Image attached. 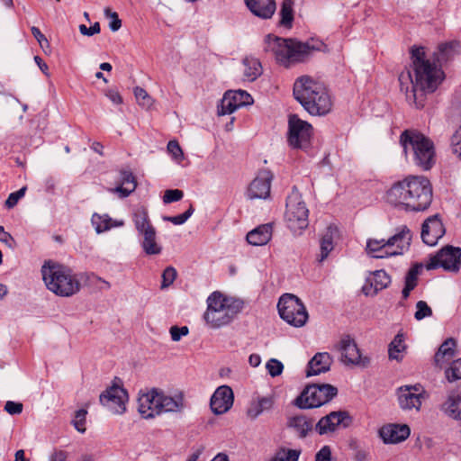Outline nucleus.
<instances>
[{"instance_id": "f257e3e1", "label": "nucleus", "mask_w": 461, "mask_h": 461, "mask_svg": "<svg viewBox=\"0 0 461 461\" xmlns=\"http://www.w3.org/2000/svg\"><path fill=\"white\" fill-rule=\"evenodd\" d=\"M411 69L399 76L401 90L405 91L406 100L420 109L425 105L426 95L434 93L444 80L443 70L426 57L423 47L411 49Z\"/></svg>"}, {"instance_id": "f03ea898", "label": "nucleus", "mask_w": 461, "mask_h": 461, "mask_svg": "<svg viewBox=\"0 0 461 461\" xmlns=\"http://www.w3.org/2000/svg\"><path fill=\"white\" fill-rule=\"evenodd\" d=\"M432 186L425 176H409L394 183L386 193L387 202L404 212L427 210L432 202Z\"/></svg>"}, {"instance_id": "7ed1b4c3", "label": "nucleus", "mask_w": 461, "mask_h": 461, "mask_svg": "<svg viewBox=\"0 0 461 461\" xmlns=\"http://www.w3.org/2000/svg\"><path fill=\"white\" fill-rule=\"evenodd\" d=\"M324 46L321 41L302 42L294 39H284L268 34L264 41V50L271 52L276 62L285 68L304 62L311 53L321 50Z\"/></svg>"}, {"instance_id": "20e7f679", "label": "nucleus", "mask_w": 461, "mask_h": 461, "mask_svg": "<svg viewBox=\"0 0 461 461\" xmlns=\"http://www.w3.org/2000/svg\"><path fill=\"white\" fill-rule=\"evenodd\" d=\"M294 96L312 115H325L331 109L327 89L308 76L297 78L294 84Z\"/></svg>"}, {"instance_id": "39448f33", "label": "nucleus", "mask_w": 461, "mask_h": 461, "mask_svg": "<svg viewBox=\"0 0 461 461\" xmlns=\"http://www.w3.org/2000/svg\"><path fill=\"white\" fill-rule=\"evenodd\" d=\"M400 144L406 158L411 157L413 164L422 170H429L436 162L433 141L417 130L408 129L400 136Z\"/></svg>"}, {"instance_id": "423d86ee", "label": "nucleus", "mask_w": 461, "mask_h": 461, "mask_svg": "<svg viewBox=\"0 0 461 461\" xmlns=\"http://www.w3.org/2000/svg\"><path fill=\"white\" fill-rule=\"evenodd\" d=\"M41 272L46 287L56 295L70 297L81 289L77 274L65 265L51 260L45 261Z\"/></svg>"}, {"instance_id": "0eeeda50", "label": "nucleus", "mask_w": 461, "mask_h": 461, "mask_svg": "<svg viewBox=\"0 0 461 461\" xmlns=\"http://www.w3.org/2000/svg\"><path fill=\"white\" fill-rule=\"evenodd\" d=\"M244 303L240 299L223 296L213 292L207 298V310L203 318L212 328L229 324L243 309Z\"/></svg>"}, {"instance_id": "6e6552de", "label": "nucleus", "mask_w": 461, "mask_h": 461, "mask_svg": "<svg viewBox=\"0 0 461 461\" xmlns=\"http://www.w3.org/2000/svg\"><path fill=\"white\" fill-rule=\"evenodd\" d=\"M338 394V389L329 384H310L294 400V404L300 409L320 407Z\"/></svg>"}, {"instance_id": "1a4fd4ad", "label": "nucleus", "mask_w": 461, "mask_h": 461, "mask_svg": "<svg viewBox=\"0 0 461 461\" xmlns=\"http://www.w3.org/2000/svg\"><path fill=\"white\" fill-rule=\"evenodd\" d=\"M133 222L139 234L142 236L141 248L147 255H158L162 247L157 242V232L151 224L147 209L140 208L133 214Z\"/></svg>"}, {"instance_id": "9d476101", "label": "nucleus", "mask_w": 461, "mask_h": 461, "mask_svg": "<svg viewBox=\"0 0 461 461\" xmlns=\"http://www.w3.org/2000/svg\"><path fill=\"white\" fill-rule=\"evenodd\" d=\"M280 317L294 327L303 326L308 320V312L302 301L292 294H283L277 303Z\"/></svg>"}, {"instance_id": "9b49d317", "label": "nucleus", "mask_w": 461, "mask_h": 461, "mask_svg": "<svg viewBox=\"0 0 461 461\" xmlns=\"http://www.w3.org/2000/svg\"><path fill=\"white\" fill-rule=\"evenodd\" d=\"M312 135V126L299 118L297 114H291L288 118L287 141L294 149H305L310 146Z\"/></svg>"}, {"instance_id": "f8f14e48", "label": "nucleus", "mask_w": 461, "mask_h": 461, "mask_svg": "<svg viewBox=\"0 0 461 461\" xmlns=\"http://www.w3.org/2000/svg\"><path fill=\"white\" fill-rule=\"evenodd\" d=\"M309 211L305 203L298 195L288 197L286 202L285 220L289 229L295 231L308 226Z\"/></svg>"}, {"instance_id": "ddd939ff", "label": "nucleus", "mask_w": 461, "mask_h": 461, "mask_svg": "<svg viewBox=\"0 0 461 461\" xmlns=\"http://www.w3.org/2000/svg\"><path fill=\"white\" fill-rule=\"evenodd\" d=\"M461 266V249L447 245L431 257L427 264V269L443 267L445 270L457 272Z\"/></svg>"}, {"instance_id": "4468645a", "label": "nucleus", "mask_w": 461, "mask_h": 461, "mask_svg": "<svg viewBox=\"0 0 461 461\" xmlns=\"http://www.w3.org/2000/svg\"><path fill=\"white\" fill-rule=\"evenodd\" d=\"M397 401L403 411L420 410L422 401L427 397L426 391L420 384L402 385L396 390Z\"/></svg>"}, {"instance_id": "2eb2a0df", "label": "nucleus", "mask_w": 461, "mask_h": 461, "mask_svg": "<svg viewBox=\"0 0 461 461\" xmlns=\"http://www.w3.org/2000/svg\"><path fill=\"white\" fill-rule=\"evenodd\" d=\"M99 401L114 414H122L126 411L128 393L124 388L113 385L100 394Z\"/></svg>"}, {"instance_id": "dca6fc26", "label": "nucleus", "mask_w": 461, "mask_h": 461, "mask_svg": "<svg viewBox=\"0 0 461 461\" xmlns=\"http://www.w3.org/2000/svg\"><path fill=\"white\" fill-rule=\"evenodd\" d=\"M251 95L244 90L227 91L217 107L219 115L234 113L240 107L252 104Z\"/></svg>"}, {"instance_id": "f3484780", "label": "nucleus", "mask_w": 461, "mask_h": 461, "mask_svg": "<svg viewBox=\"0 0 461 461\" xmlns=\"http://www.w3.org/2000/svg\"><path fill=\"white\" fill-rule=\"evenodd\" d=\"M351 422L352 418L348 411H331L317 422L315 429L320 435H324L334 432L339 427L348 428Z\"/></svg>"}, {"instance_id": "a211bd4d", "label": "nucleus", "mask_w": 461, "mask_h": 461, "mask_svg": "<svg viewBox=\"0 0 461 461\" xmlns=\"http://www.w3.org/2000/svg\"><path fill=\"white\" fill-rule=\"evenodd\" d=\"M339 350L341 353V360L344 364H352L362 367H366L370 364L369 357H361L356 342L348 335H344L341 338L339 343Z\"/></svg>"}, {"instance_id": "6ab92c4d", "label": "nucleus", "mask_w": 461, "mask_h": 461, "mask_svg": "<svg viewBox=\"0 0 461 461\" xmlns=\"http://www.w3.org/2000/svg\"><path fill=\"white\" fill-rule=\"evenodd\" d=\"M273 174L268 169H261L252 180L247 190V196L250 200L267 199L270 196Z\"/></svg>"}, {"instance_id": "aec40b11", "label": "nucleus", "mask_w": 461, "mask_h": 461, "mask_svg": "<svg viewBox=\"0 0 461 461\" xmlns=\"http://www.w3.org/2000/svg\"><path fill=\"white\" fill-rule=\"evenodd\" d=\"M396 234L402 235L401 240H398L394 246L385 245L380 251L374 253L371 257L375 258H385L402 255L406 250H408L411 240V234L409 228L405 225L402 226Z\"/></svg>"}, {"instance_id": "412c9836", "label": "nucleus", "mask_w": 461, "mask_h": 461, "mask_svg": "<svg viewBox=\"0 0 461 461\" xmlns=\"http://www.w3.org/2000/svg\"><path fill=\"white\" fill-rule=\"evenodd\" d=\"M445 228L438 214L429 217L421 227V239L429 246H434L444 235Z\"/></svg>"}, {"instance_id": "4be33fe9", "label": "nucleus", "mask_w": 461, "mask_h": 461, "mask_svg": "<svg viewBox=\"0 0 461 461\" xmlns=\"http://www.w3.org/2000/svg\"><path fill=\"white\" fill-rule=\"evenodd\" d=\"M232 404L233 392L228 385L218 387L211 397V410L216 415L225 413L231 408Z\"/></svg>"}, {"instance_id": "5701e85b", "label": "nucleus", "mask_w": 461, "mask_h": 461, "mask_svg": "<svg viewBox=\"0 0 461 461\" xmlns=\"http://www.w3.org/2000/svg\"><path fill=\"white\" fill-rule=\"evenodd\" d=\"M158 397L159 390L155 388L139 397L138 411L143 418H154L160 414Z\"/></svg>"}, {"instance_id": "b1692460", "label": "nucleus", "mask_w": 461, "mask_h": 461, "mask_svg": "<svg viewBox=\"0 0 461 461\" xmlns=\"http://www.w3.org/2000/svg\"><path fill=\"white\" fill-rule=\"evenodd\" d=\"M390 284L391 276L384 270H375L366 277L362 291L367 296H375Z\"/></svg>"}, {"instance_id": "393cba45", "label": "nucleus", "mask_w": 461, "mask_h": 461, "mask_svg": "<svg viewBox=\"0 0 461 461\" xmlns=\"http://www.w3.org/2000/svg\"><path fill=\"white\" fill-rule=\"evenodd\" d=\"M411 433L408 425L388 424L379 430V436L385 444H396L405 440Z\"/></svg>"}, {"instance_id": "a878e982", "label": "nucleus", "mask_w": 461, "mask_h": 461, "mask_svg": "<svg viewBox=\"0 0 461 461\" xmlns=\"http://www.w3.org/2000/svg\"><path fill=\"white\" fill-rule=\"evenodd\" d=\"M332 357L328 352L316 353L308 362L306 375L312 376L326 373L330 369Z\"/></svg>"}, {"instance_id": "bb28decb", "label": "nucleus", "mask_w": 461, "mask_h": 461, "mask_svg": "<svg viewBox=\"0 0 461 461\" xmlns=\"http://www.w3.org/2000/svg\"><path fill=\"white\" fill-rule=\"evenodd\" d=\"M249 10L261 19H269L276 12L275 0H244Z\"/></svg>"}, {"instance_id": "cd10ccee", "label": "nucleus", "mask_w": 461, "mask_h": 461, "mask_svg": "<svg viewBox=\"0 0 461 461\" xmlns=\"http://www.w3.org/2000/svg\"><path fill=\"white\" fill-rule=\"evenodd\" d=\"M159 407L160 413L162 412H177L184 409V397L181 393L175 396L167 395L164 392L159 390Z\"/></svg>"}, {"instance_id": "c85d7f7f", "label": "nucleus", "mask_w": 461, "mask_h": 461, "mask_svg": "<svg viewBox=\"0 0 461 461\" xmlns=\"http://www.w3.org/2000/svg\"><path fill=\"white\" fill-rule=\"evenodd\" d=\"M272 224H262L247 234V241L253 246L266 245L272 237Z\"/></svg>"}, {"instance_id": "c756f323", "label": "nucleus", "mask_w": 461, "mask_h": 461, "mask_svg": "<svg viewBox=\"0 0 461 461\" xmlns=\"http://www.w3.org/2000/svg\"><path fill=\"white\" fill-rule=\"evenodd\" d=\"M441 411L452 419L461 420V395L455 391L449 392Z\"/></svg>"}, {"instance_id": "7c9ffc66", "label": "nucleus", "mask_w": 461, "mask_h": 461, "mask_svg": "<svg viewBox=\"0 0 461 461\" xmlns=\"http://www.w3.org/2000/svg\"><path fill=\"white\" fill-rule=\"evenodd\" d=\"M456 341L453 338L447 339L438 348L434 356V363L437 366L441 367L442 365L452 359L456 355Z\"/></svg>"}, {"instance_id": "2f4dec72", "label": "nucleus", "mask_w": 461, "mask_h": 461, "mask_svg": "<svg viewBox=\"0 0 461 461\" xmlns=\"http://www.w3.org/2000/svg\"><path fill=\"white\" fill-rule=\"evenodd\" d=\"M339 230L334 225H330L321 240V255L319 261L322 262L328 258L330 252L333 249V240L338 236Z\"/></svg>"}, {"instance_id": "473e14b6", "label": "nucleus", "mask_w": 461, "mask_h": 461, "mask_svg": "<svg viewBox=\"0 0 461 461\" xmlns=\"http://www.w3.org/2000/svg\"><path fill=\"white\" fill-rule=\"evenodd\" d=\"M287 425L292 428L300 438H304L312 429V422L305 416L297 415L288 420Z\"/></svg>"}, {"instance_id": "72a5a7b5", "label": "nucleus", "mask_w": 461, "mask_h": 461, "mask_svg": "<svg viewBox=\"0 0 461 461\" xmlns=\"http://www.w3.org/2000/svg\"><path fill=\"white\" fill-rule=\"evenodd\" d=\"M244 66V77L248 81L256 80L262 74V66L260 61L253 57H246L242 60Z\"/></svg>"}, {"instance_id": "f704fd0d", "label": "nucleus", "mask_w": 461, "mask_h": 461, "mask_svg": "<svg viewBox=\"0 0 461 461\" xmlns=\"http://www.w3.org/2000/svg\"><path fill=\"white\" fill-rule=\"evenodd\" d=\"M274 404L273 398L270 396L261 397L258 401L251 402L247 411L250 419H256L264 411H269Z\"/></svg>"}, {"instance_id": "c9c22d12", "label": "nucleus", "mask_w": 461, "mask_h": 461, "mask_svg": "<svg viewBox=\"0 0 461 461\" xmlns=\"http://www.w3.org/2000/svg\"><path fill=\"white\" fill-rule=\"evenodd\" d=\"M402 238V235L401 234H394L393 236L390 237L388 240L381 239V240H375V239H369L366 242V252L370 256H372L374 253L380 251L383 247L385 245L387 246H394L395 243H397V240Z\"/></svg>"}, {"instance_id": "e433bc0d", "label": "nucleus", "mask_w": 461, "mask_h": 461, "mask_svg": "<svg viewBox=\"0 0 461 461\" xmlns=\"http://www.w3.org/2000/svg\"><path fill=\"white\" fill-rule=\"evenodd\" d=\"M404 336L398 333L389 344L388 355L390 359L400 361L402 359V353L405 350Z\"/></svg>"}, {"instance_id": "4c0bfd02", "label": "nucleus", "mask_w": 461, "mask_h": 461, "mask_svg": "<svg viewBox=\"0 0 461 461\" xmlns=\"http://www.w3.org/2000/svg\"><path fill=\"white\" fill-rule=\"evenodd\" d=\"M294 2L292 0H284L280 10V24L290 28L294 21Z\"/></svg>"}, {"instance_id": "58836bf2", "label": "nucleus", "mask_w": 461, "mask_h": 461, "mask_svg": "<svg viewBox=\"0 0 461 461\" xmlns=\"http://www.w3.org/2000/svg\"><path fill=\"white\" fill-rule=\"evenodd\" d=\"M92 223L97 233L109 230L113 227V220L107 214L99 215L97 213H94L92 216Z\"/></svg>"}, {"instance_id": "ea45409f", "label": "nucleus", "mask_w": 461, "mask_h": 461, "mask_svg": "<svg viewBox=\"0 0 461 461\" xmlns=\"http://www.w3.org/2000/svg\"><path fill=\"white\" fill-rule=\"evenodd\" d=\"M445 377L449 383L461 379V358L452 361L450 366L445 370Z\"/></svg>"}, {"instance_id": "a19ab883", "label": "nucleus", "mask_w": 461, "mask_h": 461, "mask_svg": "<svg viewBox=\"0 0 461 461\" xmlns=\"http://www.w3.org/2000/svg\"><path fill=\"white\" fill-rule=\"evenodd\" d=\"M194 208L190 204L189 208L182 214L176 216H163V221H169L175 225L184 224L194 213Z\"/></svg>"}, {"instance_id": "79ce46f5", "label": "nucleus", "mask_w": 461, "mask_h": 461, "mask_svg": "<svg viewBox=\"0 0 461 461\" xmlns=\"http://www.w3.org/2000/svg\"><path fill=\"white\" fill-rule=\"evenodd\" d=\"M422 268L421 264H414L407 272L405 276V282L408 285H411L412 286L417 285L418 283V276L420 273V270Z\"/></svg>"}, {"instance_id": "37998d69", "label": "nucleus", "mask_w": 461, "mask_h": 461, "mask_svg": "<svg viewBox=\"0 0 461 461\" xmlns=\"http://www.w3.org/2000/svg\"><path fill=\"white\" fill-rule=\"evenodd\" d=\"M416 309L417 311L414 313V317L417 321H420L432 315V310L425 301H419L416 303Z\"/></svg>"}, {"instance_id": "c03bdc74", "label": "nucleus", "mask_w": 461, "mask_h": 461, "mask_svg": "<svg viewBox=\"0 0 461 461\" xmlns=\"http://www.w3.org/2000/svg\"><path fill=\"white\" fill-rule=\"evenodd\" d=\"M134 95L140 105L149 107L152 104V99L145 89L136 86L134 88Z\"/></svg>"}, {"instance_id": "a18cd8bd", "label": "nucleus", "mask_w": 461, "mask_h": 461, "mask_svg": "<svg viewBox=\"0 0 461 461\" xmlns=\"http://www.w3.org/2000/svg\"><path fill=\"white\" fill-rule=\"evenodd\" d=\"M176 277V270L173 267H167L162 273L161 288L165 289L171 285Z\"/></svg>"}, {"instance_id": "49530a36", "label": "nucleus", "mask_w": 461, "mask_h": 461, "mask_svg": "<svg viewBox=\"0 0 461 461\" xmlns=\"http://www.w3.org/2000/svg\"><path fill=\"white\" fill-rule=\"evenodd\" d=\"M450 146L453 154L461 159V126L452 135L450 139Z\"/></svg>"}, {"instance_id": "de8ad7c7", "label": "nucleus", "mask_w": 461, "mask_h": 461, "mask_svg": "<svg viewBox=\"0 0 461 461\" xmlns=\"http://www.w3.org/2000/svg\"><path fill=\"white\" fill-rule=\"evenodd\" d=\"M266 368L272 377H276L282 374L284 370V365L279 360L271 358L267 362Z\"/></svg>"}, {"instance_id": "09e8293b", "label": "nucleus", "mask_w": 461, "mask_h": 461, "mask_svg": "<svg viewBox=\"0 0 461 461\" xmlns=\"http://www.w3.org/2000/svg\"><path fill=\"white\" fill-rule=\"evenodd\" d=\"M87 411L84 409H80L77 411L75 414V418L73 420L74 426L76 429L79 432H85L86 431V417Z\"/></svg>"}, {"instance_id": "8fccbe9b", "label": "nucleus", "mask_w": 461, "mask_h": 461, "mask_svg": "<svg viewBox=\"0 0 461 461\" xmlns=\"http://www.w3.org/2000/svg\"><path fill=\"white\" fill-rule=\"evenodd\" d=\"M300 454V450L288 449L286 451H284L283 453H279L271 461H298Z\"/></svg>"}, {"instance_id": "3c124183", "label": "nucleus", "mask_w": 461, "mask_h": 461, "mask_svg": "<svg viewBox=\"0 0 461 461\" xmlns=\"http://www.w3.org/2000/svg\"><path fill=\"white\" fill-rule=\"evenodd\" d=\"M184 196V192L179 189H167L163 195L164 203H171L180 201Z\"/></svg>"}, {"instance_id": "603ef678", "label": "nucleus", "mask_w": 461, "mask_h": 461, "mask_svg": "<svg viewBox=\"0 0 461 461\" xmlns=\"http://www.w3.org/2000/svg\"><path fill=\"white\" fill-rule=\"evenodd\" d=\"M120 181H121L120 185H127V186L135 185V187L137 186L136 178L133 176L132 172L130 170L123 169V170L120 171Z\"/></svg>"}, {"instance_id": "864d4df0", "label": "nucleus", "mask_w": 461, "mask_h": 461, "mask_svg": "<svg viewBox=\"0 0 461 461\" xmlns=\"http://www.w3.org/2000/svg\"><path fill=\"white\" fill-rule=\"evenodd\" d=\"M25 191L26 186H23L18 191L11 193L5 201V206L7 208H13L14 206H15L18 201L24 195Z\"/></svg>"}, {"instance_id": "5fc2aeb1", "label": "nucleus", "mask_w": 461, "mask_h": 461, "mask_svg": "<svg viewBox=\"0 0 461 461\" xmlns=\"http://www.w3.org/2000/svg\"><path fill=\"white\" fill-rule=\"evenodd\" d=\"M169 332L173 341H179L183 336L188 334L189 329L187 326H172Z\"/></svg>"}, {"instance_id": "6e6d98bb", "label": "nucleus", "mask_w": 461, "mask_h": 461, "mask_svg": "<svg viewBox=\"0 0 461 461\" xmlns=\"http://www.w3.org/2000/svg\"><path fill=\"white\" fill-rule=\"evenodd\" d=\"M167 151L172 155V157L176 159H179L183 158V151L176 140H170L167 143Z\"/></svg>"}, {"instance_id": "4d7b16f0", "label": "nucleus", "mask_w": 461, "mask_h": 461, "mask_svg": "<svg viewBox=\"0 0 461 461\" xmlns=\"http://www.w3.org/2000/svg\"><path fill=\"white\" fill-rule=\"evenodd\" d=\"M135 190V185L133 186H124L122 185H119L114 188H110L109 191L113 194H118L121 198L128 197L133 191Z\"/></svg>"}, {"instance_id": "13d9d810", "label": "nucleus", "mask_w": 461, "mask_h": 461, "mask_svg": "<svg viewBox=\"0 0 461 461\" xmlns=\"http://www.w3.org/2000/svg\"><path fill=\"white\" fill-rule=\"evenodd\" d=\"M23 404L13 401H7L5 405V411L11 415L20 414L23 411Z\"/></svg>"}, {"instance_id": "bf43d9fd", "label": "nucleus", "mask_w": 461, "mask_h": 461, "mask_svg": "<svg viewBox=\"0 0 461 461\" xmlns=\"http://www.w3.org/2000/svg\"><path fill=\"white\" fill-rule=\"evenodd\" d=\"M106 16H110L112 21L109 23V27L113 32L118 31L122 26V21L119 19V16L116 13H111L109 8L104 10Z\"/></svg>"}, {"instance_id": "052dcab7", "label": "nucleus", "mask_w": 461, "mask_h": 461, "mask_svg": "<svg viewBox=\"0 0 461 461\" xmlns=\"http://www.w3.org/2000/svg\"><path fill=\"white\" fill-rule=\"evenodd\" d=\"M314 461H334L331 457V449L329 446H323L315 455Z\"/></svg>"}, {"instance_id": "680f3d73", "label": "nucleus", "mask_w": 461, "mask_h": 461, "mask_svg": "<svg viewBox=\"0 0 461 461\" xmlns=\"http://www.w3.org/2000/svg\"><path fill=\"white\" fill-rule=\"evenodd\" d=\"M100 24L99 23H95L91 27H87L85 24L79 25V32L81 34L86 36H93L94 34L100 32Z\"/></svg>"}, {"instance_id": "e2e57ef3", "label": "nucleus", "mask_w": 461, "mask_h": 461, "mask_svg": "<svg viewBox=\"0 0 461 461\" xmlns=\"http://www.w3.org/2000/svg\"><path fill=\"white\" fill-rule=\"evenodd\" d=\"M105 95L109 98V100L114 104H120L122 103V98L120 93L116 89H107L105 91Z\"/></svg>"}, {"instance_id": "0e129e2a", "label": "nucleus", "mask_w": 461, "mask_h": 461, "mask_svg": "<svg viewBox=\"0 0 461 461\" xmlns=\"http://www.w3.org/2000/svg\"><path fill=\"white\" fill-rule=\"evenodd\" d=\"M456 46H457V43L456 42H446L439 45L438 50L442 56L448 58Z\"/></svg>"}, {"instance_id": "69168bd1", "label": "nucleus", "mask_w": 461, "mask_h": 461, "mask_svg": "<svg viewBox=\"0 0 461 461\" xmlns=\"http://www.w3.org/2000/svg\"><path fill=\"white\" fill-rule=\"evenodd\" d=\"M0 241L5 243L9 248H13L14 243H15L14 239L10 233L5 231L3 226H0Z\"/></svg>"}, {"instance_id": "338daca9", "label": "nucleus", "mask_w": 461, "mask_h": 461, "mask_svg": "<svg viewBox=\"0 0 461 461\" xmlns=\"http://www.w3.org/2000/svg\"><path fill=\"white\" fill-rule=\"evenodd\" d=\"M86 282L87 285L95 286L98 288L100 283L103 282V278L95 275L94 273H90L86 275Z\"/></svg>"}, {"instance_id": "774afa93", "label": "nucleus", "mask_w": 461, "mask_h": 461, "mask_svg": "<svg viewBox=\"0 0 461 461\" xmlns=\"http://www.w3.org/2000/svg\"><path fill=\"white\" fill-rule=\"evenodd\" d=\"M67 459V453L59 450L54 452L50 456V461H66Z\"/></svg>"}]
</instances>
